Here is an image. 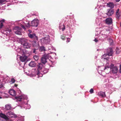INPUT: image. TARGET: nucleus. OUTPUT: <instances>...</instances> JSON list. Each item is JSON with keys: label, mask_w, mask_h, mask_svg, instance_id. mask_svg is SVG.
<instances>
[{"label": "nucleus", "mask_w": 121, "mask_h": 121, "mask_svg": "<svg viewBox=\"0 0 121 121\" xmlns=\"http://www.w3.org/2000/svg\"><path fill=\"white\" fill-rule=\"evenodd\" d=\"M15 99L17 100V101H20L23 99H24V101L22 103L20 106L21 108H22V106H23L24 108L26 109H29L30 107V105L28 104L27 100V97L26 95H22L16 97Z\"/></svg>", "instance_id": "f257e3e1"}, {"label": "nucleus", "mask_w": 121, "mask_h": 121, "mask_svg": "<svg viewBox=\"0 0 121 121\" xmlns=\"http://www.w3.org/2000/svg\"><path fill=\"white\" fill-rule=\"evenodd\" d=\"M106 66L105 67L104 70H108L110 71V69L111 70L112 73H117L118 71V69L116 66H114V65L111 64L109 65L108 63L106 64Z\"/></svg>", "instance_id": "f03ea898"}, {"label": "nucleus", "mask_w": 121, "mask_h": 121, "mask_svg": "<svg viewBox=\"0 0 121 121\" xmlns=\"http://www.w3.org/2000/svg\"><path fill=\"white\" fill-rule=\"evenodd\" d=\"M107 53L104 54L102 56V59H104L105 61H107V60H109V56H112L113 53V51L112 48L109 49Z\"/></svg>", "instance_id": "7ed1b4c3"}, {"label": "nucleus", "mask_w": 121, "mask_h": 121, "mask_svg": "<svg viewBox=\"0 0 121 121\" xmlns=\"http://www.w3.org/2000/svg\"><path fill=\"white\" fill-rule=\"evenodd\" d=\"M31 73L28 74V75L31 77L36 76V75L38 76V77H41L43 76L42 74L40 73L39 71L37 69H33L32 70Z\"/></svg>", "instance_id": "20e7f679"}, {"label": "nucleus", "mask_w": 121, "mask_h": 121, "mask_svg": "<svg viewBox=\"0 0 121 121\" xmlns=\"http://www.w3.org/2000/svg\"><path fill=\"white\" fill-rule=\"evenodd\" d=\"M21 44L22 45L24 48L28 49L30 48L31 46V44L25 41V40L23 39L21 40Z\"/></svg>", "instance_id": "39448f33"}, {"label": "nucleus", "mask_w": 121, "mask_h": 121, "mask_svg": "<svg viewBox=\"0 0 121 121\" xmlns=\"http://www.w3.org/2000/svg\"><path fill=\"white\" fill-rule=\"evenodd\" d=\"M42 43H43L47 44L49 43L50 42V39L49 35L46 37L43 38L41 40Z\"/></svg>", "instance_id": "423d86ee"}, {"label": "nucleus", "mask_w": 121, "mask_h": 121, "mask_svg": "<svg viewBox=\"0 0 121 121\" xmlns=\"http://www.w3.org/2000/svg\"><path fill=\"white\" fill-rule=\"evenodd\" d=\"M12 33V32L11 31V30L10 29H6L3 32V34L5 35H9L10 34L11 35L9 36L10 37L9 38L12 37L13 38V36L11 34Z\"/></svg>", "instance_id": "0eeeda50"}, {"label": "nucleus", "mask_w": 121, "mask_h": 121, "mask_svg": "<svg viewBox=\"0 0 121 121\" xmlns=\"http://www.w3.org/2000/svg\"><path fill=\"white\" fill-rule=\"evenodd\" d=\"M49 57V54L44 55L41 58L42 62L43 64H45L47 62V59Z\"/></svg>", "instance_id": "6e6552de"}, {"label": "nucleus", "mask_w": 121, "mask_h": 121, "mask_svg": "<svg viewBox=\"0 0 121 121\" xmlns=\"http://www.w3.org/2000/svg\"><path fill=\"white\" fill-rule=\"evenodd\" d=\"M39 23V21L37 19L33 20L31 22V26H34L37 27Z\"/></svg>", "instance_id": "1a4fd4ad"}, {"label": "nucleus", "mask_w": 121, "mask_h": 121, "mask_svg": "<svg viewBox=\"0 0 121 121\" xmlns=\"http://www.w3.org/2000/svg\"><path fill=\"white\" fill-rule=\"evenodd\" d=\"M20 27L18 26H17L14 29V31L15 34L18 35H20L21 34Z\"/></svg>", "instance_id": "9d476101"}, {"label": "nucleus", "mask_w": 121, "mask_h": 121, "mask_svg": "<svg viewBox=\"0 0 121 121\" xmlns=\"http://www.w3.org/2000/svg\"><path fill=\"white\" fill-rule=\"evenodd\" d=\"M7 116L11 117L16 118L17 116L16 115L12 112H8L7 113Z\"/></svg>", "instance_id": "9b49d317"}, {"label": "nucleus", "mask_w": 121, "mask_h": 121, "mask_svg": "<svg viewBox=\"0 0 121 121\" xmlns=\"http://www.w3.org/2000/svg\"><path fill=\"white\" fill-rule=\"evenodd\" d=\"M107 11L108 12L106 14L108 16H112L114 13L113 10L112 9H108Z\"/></svg>", "instance_id": "f8f14e48"}, {"label": "nucleus", "mask_w": 121, "mask_h": 121, "mask_svg": "<svg viewBox=\"0 0 121 121\" xmlns=\"http://www.w3.org/2000/svg\"><path fill=\"white\" fill-rule=\"evenodd\" d=\"M16 51L21 55L25 54L26 53V51L25 49L23 50L21 48H18L16 50Z\"/></svg>", "instance_id": "ddd939ff"}, {"label": "nucleus", "mask_w": 121, "mask_h": 121, "mask_svg": "<svg viewBox=\"0 0 121 121\" xmlns=\"http://www.w3.org/2000/svg\"><path fill=\"white\" fill-rule=\"evenodd\" d=\"M29 37L31 39H35L38 40V38L34 34H28Z\"/></svg>", "instance_id": "4468645a"}, {"label": "nucleus", "mask_w": 121, "mask_h": 121, "mask_svg": "<svg viewBox=\"0 0 121 121\" xmlns=\"http://www.w3.org/2000/svg\"><path fill=\"white\" fill-rule=\"evenodd\" d=\"M20 26L24 29L25 30L26 29L25 27H29V23L26 24L23 22L20 24Z\"/></svg>", "instance_id": "2eb2a0df"}, {"label": "nucleus", "mask_w": 121, "mask_h": 121, "mask_svg": "<svg viewBox=\"0 0 121 121\" xmlns=\"http://www.w3.org/2000/svg\"><path fill=\"white\" fill-rule=\"evenodd\" d=\"M105 22L107 24H111L112 22V18H107L105 20Z\"/></svg>", "instance_id": "dca6fc26"}, {"label": "nucleus", "mask_w": 121, "mask_h": 121, "mask_svg": "<svg viewBox=\"0 0 121 121\" xmlns=\"http://www.w3.org/2000/svg\"><path fill=\"white\" fill-rule=\"evenodd\" d=\"M10 95L13 96H15L16 95L15 91L13 89H12L9 90V92Z\"/></svg>", "instance_id": "f3484780"}, {"label": "nucleus", "mask_w": 121, "mask_h": 121, "mask_svg": "<svg viewBox=\"0 0 121 121\" xmlns=\"http://www.w3.org/2000/svg\"><path fill=\"white\" fill-rule=\"evenodd\" d=\"M20 59L21 61L22 62H24L27 59V57L26 56H20Z\"/></svg>", "instance_id": "a211bd4d"}, {"label": "nucleus", "mask_w": 121, "mask_h": 121, "mask_svg": "<svg viewBox=\"0 0 121 121\" xmlns=\"http://www.w3.org/2000/svg\"><path fill=\"white\" fill-rule=\"evenodd\" d=\"M104 21L101 18H96V22L97 24L99 25L102 21Z\"/></svg>", "instance_id": "6ab92c4d"}, {"label": "nucleus", "mask_w": 121, "mask_h": 121, "mask_svg": "<svg viewBox=\"0 0 121 121\" xmlns=\"http://www.w3.org/2000/svg\"><path fill=\"white\" fill-rule=\"evenodd\" d=\"M5 108L6 110H10L12 109L11 105L10 104H6L5 105Z\"/></svg>", "instance_id": "aec40b11"}, {"label": "nucleus", "mask_w": 121, "mask_h": 121, "mask_svg": "<svg viewBox=\"0 0 121 121\" xmlns=\"http://www.w3.org/2000/svg\"><path fill=\"white\" fill-rule=\"evenodd\" d=\"M0 117L3 118L6 120L8 119V117L6 116L5 114L1 113L0 111Z\"/></svg>", "instance_id": "412c9836"}, {"label": "nucleus", "mask_w": 121, "mask_h": 121, "mask_svg": "<svg viewBox=\"0 0 121 121\" xmlns=\"http://www.w3.org/2000/svg\"><path fill=\"white\" fill-rule=\"evenodd\" d=\"M98 95L101 96L102 97H104L105 96V95L104 92L102 91L99 92L98 94Z\"/></svg>", "instance_id": "4be33fe9"}, {"label": "nucleus", "mask_w": 121, "mask_h": 121, "mask_svg": "<svg viewBox=\"0 0 121 121\" xmlns=\"http://www.w3.org/2000/svg\"><path fill=\"white\" fill-rule=\"evenodd\" d=\"M5 20L2 19L0 21V28H2L4 26V23Z\"/></svg>", "instance_id": "5701e85b"}, {"label": "nucleus", "mask_w": 121, "mask_h": 121, "mask_svg": "<svg viewBox=\"0 0 121 121\" xmlns=\"http://www.w3.org/2000/svg\"><path fill=\"white\" fill-rule=\"evenodd\" d=\"M29 65L31 67H33L35 66L36 63L35 62L31 61L29 63Z\"/></svg>", "instance_id": "b1692460"}, {"label": "nucleus", "mask_w": 121, "mask_h": 121, "mask_svg": "<svg viewBox=\"0 0 121 121\" xmlns=\"http://www.w3.org/2000/svg\"><path fill=\"white\" fill-rule=\"evenodd\" d=\"M107 5L108 7L111 8H113L114 7V4L110 2L107 3Z\"/></svg>", "instance_id": "393cba45"}, {"label": "nucleus", "mask_w": 121, "mask_h": 121, "mask_svg": "<svg viewBox=\"0 0 121 121\" xmlns=\"http://www.w3.org/2000/svg\"><path fill=\"white\" fill-rule=\"evenodd\" d=\"M59 27L60 29H62L63 31H64L65 29V27L64 24H63L62 25L60 24Z\"/></svg>", "instance_id": "a878e982"}, {"label": "nucleus", "mask_w": 121, "mask_h": 121, "mask_svg": "<svg viewBox=\"0 0 121 121\" xmlns=\"http://www.w3.org/2000/svg\"><path fill=\"white\" fill-rule=\"evenodd\" d=\"M32 46L34 47H38L39 45L35 41H33L32 43Z\"/></svg>", "instance_id": "bb28decb"}, {"label": "nucleus", "mask_w": 121, "mask_h": 121, "mask_svg": "<svg viewBox=\"0 0 121 121\" xmlns=\"http://www.w3.org/2000/svg\"><path fill=\"white\" fill-rule=\"evenodd\" d=\"M38 69L37 70H38L39 71V70L41 69H42V65L41 63H39L38 65Z\"/></svg>", "instance_id": "cd10ccee"}, {"label": "nucleus", "mask_w": 121, "mask_h": 121, "mask_svg": "<svg viewBox=\"0 0 121 121\" xmlns=\"http://www.w3.org/2000/svg\"><path fill=\"white\" fill-rule=\"evenodd\" d=\"M101 36V40H104V39L107 38V35L105 34H102Z\"/></svg>", "instance_id": "c85d7f7f"}, {"label": "nucleus", "mask_w": 121, "mask_h": 121, "mask_svg": "<svg viewBox=\"0 0 121 121\" xmlns=\"http://www.w3.org/2000/svg\"><path fill=\"white\" fill-rule=\"evenodd\" d=\"M7 78H4L3 79V82H4L5 83H7L8 81H9V79L8 78H9V77H7Z\"/></svg>", "instance_id": "c756f323"}, {"label": "nucleus", "mask_w": 121, "mask_h": 121, "mask_svg": "<svg viewBox=\"0 0 121 121\" xmlns=\"http://www.w3.org/2000/svg\"><path fill=\"white\" fill-rule=\"evenodd\" d=\"M121 16V14L120 13H116V16L117 18H119Z\"/></svg>", "instance_id": "7c9ffc66"}, {"label": "nucleus", "mask_w": 121, "mask_h": 121, "mask_svg": "<svg viewBox=\"0 0 121 121\" xmlns=\"http://www.w3.org/2000/svg\"><path fill=\"white\" fill-rule=\"evenodd\" d=\"M34 59L36 60L37 61L39 59L38 56L36 55H35L33 57Z\"/></svg>", "instance_id": "2f4dec72"}, {"label": "nucleus", "mask_w": 121, "mask_h": 121, "mask_svg": "<svg viewBox=\"0 0 121 121\" xmlns=\"http://www.w3.org/2000/svg\"><path fill=\"white\" fill-rule=\"evenodd\" d=\"M67 37H66V35H64L62 36H61V38L63 40H65L66 39V38Z\"/></svg>", "instance_id": "473e14b6"}, {"label": "nucleus", "mask_w": 121, "mask_h": 121, "mask_svg": "<svg viewBox=\"0 0 121 121\" xmlns=\"http://www.w3.org/2000/svg\"><path fill=\"white\" fill-rule=\"evenodd\" d=\"M15 79H14L13 78H12L11 79V81L10 82V83L12 84V83H14L15 82Z\"/></svg>", "instance_id": "72a5a7b5"}, {"label": "nucleus", "mask_w": 121, "mask_h": 121, "mask_svg": "<svg viewBox=\"0 0 121 121\" xmlns=\"http://www.w3.org/2000/svg\"><path fill=\"white\" fill-rule=\"evenodd\" d=\"M49 50H55V49L52 46H51L48 48Z\"/></svg>", "instance_id": "f704fd0d"}, {"label": "nucleus", "mask_w": 121, "mask_h": 121, "mask_svg": "<svg viewBox=\"0 0 121 121\" xmlns=\"http://www.w3.org/2000/svg\"><path fill=\"white\" fill-rule=\"evenodd\" d=\"M40 49L42 51H45V48L43 47H41L40 48Z\"/></svg>", "instance_id": "c9c22d12"}, {"label": "nucleus", "mask_w": 121, "mask_h": 121, "mask_svg": "<svg viewBox=\"0 0 121 121\" xmlns=\"http://www.w3.org/2000/svg\"><path fill=\"white\" fill-rule=\"evenodd\" d=\"M66 39H67V40L66 41L67 42H69L70 41V38H69L67 37L66 38Z\"/></svg>", "instance_id": "e433bc0d"}, {"label": "nucleus", "mask_w": 121, "mask_h": 121, "mask_svg": "<svg viewBox=\"0 0 121 121\" xmlns=\"http://www.w3.org/2000/svg\"><path fill=\"white\" fill-rule=\"evenodd\" d=\"M90 92L91 94L93 92V90L92 89H91L90 91Z\"/></svg>", "instance_id": "4c0bfd02"}, {"label": "nucleus", "mask_w": 121, "mask_h": 121, "mask_svg": "<svg viewBox=\"0 0 121 121\" xmlns=\"http://www.w3.org/2000/svg\"><path fill=\"white\" fill-rule=\"evenodd\" d=\"M101 71H100V70L99 69L98 70V73H99V74H101V75H102V73L101 72H101Z\"/></svg>", "instance_id": "58836bf2"}, {"label": "nucleus", "mask_w": 121, "mask_h": 121, "mask_svg": "<svg viewBox=\"0 0 121 121\" xmlns=\"http://www.w3.org/2000/svg\"><path fill=\"white\" fill-rule=\"evenodd\" d=\"M1 81L0 80V88H2L3 86L2 84L1 83Z\"/></svg>", "instance_id": "ea45409f"}, {"label": "nucleus", "mask_w": 121, "mask_h": 121, "mask_svg": "<svg viewBox=\"0 0 121 121\" xmlns=\"http://www.w3.org/2000/svg\"><path fill=\"white\" fill-rule=\"evenodd\" d=\"M20 66H21V67H19V68L20 69H21L22 68H23V65H21V64L19 65Z\"/></svg>", "instance_id": "a19ab883"}, {"label": "nucleus", "mask_w": 121, "mask_h": 121, "mask_svg": "<svg viewBox=\"0 0 121 121\" xmlns=\"http://www.w3.org/2000/svg\"><path fill=\"white\" fill-rule=\"evenodd\" d=\"M48 72V69H46V70H44L43 71V72L44 73H47Z\"/></svg>", "instance_id": "79ce46f5"}, {"label": "nucleus", "mask_w": 121, "mask_h": 121, "mask_svg": "<svg viewBox=\"0 0 121 121\" xmlns=\"http://www.w3.org/2000/svg\"><path fill=\"white\" fill-rule=\"evenodd\" d=\"M120 69H119V72H120L121 73V65H120Z\"/></svg>", "instance_id": "37998d69"}, {"label": "nucleus", "mask_w": 121, "mask_h": 121, "mask_svg": "<svg viewBox=\"0 0 121 121\" xmlns=\"http://www.w3.org/2000/svg\"><path fill=\"white\" fill-rule=\"evenodd\" d=\"M119 9H117L116 11V13H119Z\"/></svg>", "instance_id": "c03bdc74"}, {"label": "nucleus", "mask_w": 121, "mask_h": 121, "mask_svg": "<svg viewBox=\"0 0 121 121\" xmlns=\"http://www.w3.org/2000/svg\"><path fill=\"white\" fill-rule=\"evenodd\" d=\"M5 0H1V1H2V2L1 3H2L3 2H5Z\"/></svg>", "instance_id": "a18cd8bd"}, {"label": "nucleus", "mask_w": 121, "mask_h": 121, "mask_svg": "<svg viewBox=\"0 0 121 121\" xmlns=\"http://www.w3.org/2000/svg\"><path fill=\"white\" fill-rule=\"evenodd\" d=\"M94 41H95V42H96L98 41V40L96 39H94Z\"/></svg>", "instance_id": "49530a36"}, {"label": "nucleus", "mask_w": 121, "mask_h": 121, "mask_svg": "<svg viewBox=\"0 0 121 121\" xmlns=\"http://www.w3.org/2000/svg\"><path fill=\"white\" fill-rule=\"evenodd\" d=\"M35 50L36 49H34L33 51V52L34 53H35Z\"/></svg>", "instance_id": "de8ad7c7"}, {"label": "nucleus", "mask_w": 121, "mask_h": 121, "mask_svg": "<svg viewBox=\"0 0 121 121\" xmlns=\"http://www.w3.org/2000/svg\"><path fill=\"white\" fill-rule=\"evenodd\" d=\"M28 31L30 33H31V31L30 30H29Z\"/></svg>", "instance_id": "09e8293b"}, {"label": "nucleus", "mask_w": 121, "mask_h": 121, "mask_svg": "<svg viewBox=\"0 0 121 121\" xmlns=\"http://www.w3.org/2000/svg\"><path fill=\"white\" fill-rule=\"evenodd\" d=\"M115 1L117 2H119L120 0H115Z\"/></svg>", "instance_id": "8fccbe9b"}, {"label": "nucleus", "mask_w": 121, "mask_h": 121, "mask_svg": "<svg viewBox=\"0 0 121 121\" xmlns=\"http://www.w3.org/2000/svg\"><path fill=\"white\" fill-rule=\"evenodd\" d=\"M17 85L16 84H15L14 85V86L15 87H17Z\"/></svg>", "instance_id": "3c124183"}, {"label": "nucleus", "mask_w": 121, "mask_h": 121, "mask_svg": "<svg viewBox=\"0 0 121 121\" xmlns=\"http://www.w3.org/2000/svg\"><path fill=\"white\" fill-rule=\"evenodd\" d=\"M2 2V1H1V0H0V3H1Z\"/></svg>", "instance_id": "603ef678"}, {"label": "nucleus", "mask_w": 121, "mask_h": 121, "mask_svg": "<svg viewBox=\"0 0 121 121\" xmlns=\"http://www.w3.org/2000/svg\"><path fill=\"white\" fill-rule=\"evenodd\" d=\"M2 98V97L1 96H0V99Z\"/></svg>", "instance_id": "864d4df0"}, {"label": "nucleus", "mask_w": 121, "mask_h": 121, "mask_svg": "<svg viewBox=\"0 0 121 121\" xmlns=\"http://www.w3.org/2000/svg\"><path fill=\"white\" fill-rule=\"evenodd\" d=\"M12 39V40H13V41H14V39Z\"/></svg>", "instance_id": "5fc2aeb1"}, {"label": "nucleus", "mask_w": 121, "mask_h": 121, "mask_svg": "<svg viewBox=\"0 0 121 121\" xmlns=\"http://www.w3.org/2000/svg\"><path fill=\"white\" fill-rule=\"evenodd\" d=\"M117 54L118 53H117Z\"/></svg>", "instance_id": "6e6d98bb"}]
</instances>
